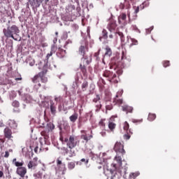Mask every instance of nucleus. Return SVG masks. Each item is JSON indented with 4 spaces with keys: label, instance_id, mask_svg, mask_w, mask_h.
<instances>
[{
    "label": "nucleus",
    "instance_id": "f257e3e1",
    "mask_svg": "<svg viewBox=\"0 0 179 179\" xmlns=\"http://www.w3.org/2000/svg\"><path fill=\"white\" fill-rule=\"evenodd\" d=\"M89 52V46L85 45H82L78 48V54L82 55V63L80 64V69L84 76H87V69L86 66L92 62V55L87 54Z\"/></svg>",
    "mask_w": 179,
    "mask_h": 179
},
{
    "label": "nucleus",
    "instance_id": "f03ea898",
    "mask_svg": "<svg viewBox=\"0 0 179 179\" xmlns=\"http://www.w3.org/2000/svg\"><path fill=\"white\" fill-rule=\"evenodd\" d=\"M59 141H62L63 145L66 143L67 148L70 149L69 157H73V156H75V152H72V149H73V148H76V146H78L80 142L79 139H78V137L74 135H71L69 138H64V133L60 131Z\"/></svg>",
    "mask_w": 179,
    "mask_h": 179
},
{
    "label": "nucleus",
    "instance_id": "7ed1b4c3",
    "mask_svg": "<svg viewBox=\"0 0 179 179\" xmlns=\"http://www.w3.org/2000/svg\"><path fill=\"white\" fill-rule=\"evenodd\" d=\"M3 33L5 37L7 38H13L15 41L19 40V33H20V29L16 25L8 26L7 29H3Z\"/></svg>",
    "mask_w": 179,
    "mask_h": 179
},
{
    "label": "nucleus",
    "instance_id": "20e7f679",
    "mask_svg": "<svg viewBox=\"0 0 179 179\" xmlns=\"http://www.w3.org/2000/svg\"><path fill=\"white\" fill-rule=\"evenodd\" d=\"M107 29L110 33H115L118 34L120 38V40L122 43H125V36L124 34L118 30V25L117 24V21L115 20L110 18L109 19Z\"/></svg>",
    "mask_w": 179,
    "mask_h": 179
},
{
    "label": "nucleus",
    "instance_id": "39448f33",
    "mask_svg": "<svg viewBox=\"0 0 179 179\" xmlns=\"http://www.w3.org/2000/svg\"><path fill=\"white\" fill-rule=\"evenodd\" d=\"M113 69L115 71V67H113ZM117 73H122V71L121 70L119 71L105 70L102 74V76H103V78H106V80L110 82V83H118L120 78L117 76Z\"/></svg>",
    "mask_w": 179,
    "mask_h": 179
},
{
    "label": "nucleus",
    "instance_id": "423d86ee",
    "mask_svg": "<svg viewBox=\"0 0 179 179\" xmlns=\"http://www.w3.org/2000/svg\"><path fill=\"white\" fill-rule=\"evenodd\" d=\"M113 150L115 152L121 153L122 155H125V150H124V145L121 142H116Z\"/></svg>",
    "mask_w": 179,
    "mask_h": 179
},
{
    "label": "nucleus",
    "instance_id": "0eeeda50",
    "mask_svg": "<svg viewBox=\"0 0 179 179\" xmlns=\"http://www.w3.org/2000/svg\"><path fill=\"white\" fill-rule=\"evenodd\" d=\"M80 133L82 134L80 136V138L83 139V141H85L86 143L89 142L90 139L93 138V131H91L90 134H87V131L85 130H81Z\"/></svg>",
    "mask_w": 179,
    "mask_h": 179
},
{
    "label": "nucleus",
    "instance_id": "6e6552de",
    "mask_svg": "<svg viewBox=\"0 0 179 179\" xmlns=\"http://www.w3.org/2000/svg\"><path fill=\"white\" fill-rule=\"evenodd\" d=\"M16 174L21 177L19 179H24L26 174H27V169L24 166L17 167L16 169Z\"/></svg>",
    "mask_w": 179,
    "mask_h": 179
},
{
    "label": "nucleus",
    "instance_id": "1a4fd4ad",
    "mask_svg": "<svg viewBox=\"0 0 179 179\" xmlns=\"http://www.w3.org/2000/svg\"><path fill=\"white\" fill-rule=\"evenodd\" d=\"M122 93L123 91L118 92L115 97L113 99V103L117 106H121V104L124 103V99H122V98H120L121 96H122Z\"/></svg>",
    "mask_w": 179,
    "mask_h": 179
},
{
    "label": "nucleus",
    "instance_id": "9d476101",
    "mask_svg": "<svg viewBox=\"0 0 179 179\" xmlns=\"http://www.w3.org/2000/svg\"><path fill=\"white\" fill-rule=\"evenodd\" d=\"M100 95L96 94L95 98L93 99L92 101L94 103V106L96 107V111H100L101 110V102L100 101Z\"/></svg>",
    "mask_w": 179,
    "mask_h": 179
},
{
    "label": "nucleus",
    "instance_id": "9b49d317",
    "mask_svg": "<svg viewBox=\"0 0 179 179\" xmlns=\"http://www.w3.org/2000/svg\"><path fill=\"white\" fill-rule=\"evenodd\" d=\"M117 22L119 24H121L124 27L127 24V14L122 13L117 17Z\"/></svg>",
    "mask_w": 179,
    "mask_h": 179
},
{
    "label": "nucleus",
    "instance_id": "f8f14e48",
    "mask_svg": "<svg viewBox=\"0 0 179 179\" xmlns=\"http://www.w3.org/2000/svg\"><path fill=\"white\" fill-rule=\"evenodd\" d=\"M43 3V0H29V3L32 7V9L40 8V5Z\"/></svg>",
    "mask_w": 179,
    "mask_h": 179
},
{
    "label": "nucleus",
    "instance_id": "ddd939ff",
    "mask_svg": "<svg viewBox=\"0 0 179 179\" xmlns=\"http://www.w3.org/2000/svg\"><path fill=\"white\" fill-rule=\"evenodd\" d=\"M4 134V138L6 139H8V141H10V139H13V136H12V129H10L9 127H6L3 130Z\"/></svg>",
    "mask_w": 179,
    "mask_h": 179
},
{
    "label": "nucleus",
    "instance_id": "4468645a",
    "mask_svg": "<svg viewBox=\"0 0 179 179\" xmlns=\"http://www.w3.org/2000/svg\"><path fill=\"white\" fill-rule=\"evenodd\" d=\"M38 160V158L35 157L32 159V161H30L27 164L28 169H36V167H37L38 164V163L37 162Z\"/></svg>",
    "mask_w": 179,
    "mask_h": 179
},
{
    "label": "nucleus",
    "instance_id": "2eb2a0df",
    "mask_svg": "<svg viewBox=\"0 0 179 179\" xmlns=\"http://www.w3.org/2000/svg\"><path fill=\"white\" fill-rule=\"evenodd\" d=\"M122 110L128 114V113H132L134 111V108L128 105H124L122 106Z\"/></svg>",
    "mask_w": 179,
    "mask_h": 179
},
{
    "label": "nucleus",
    "instance_id": "dca6fc26",
    "mask_svg": "<svg viewBox=\"0 0 179 179\" xmlns=\"http://www.w3.org/2000/svg\"><path fill=\"white\" fill-rule=\"evenodd\" d=\"M50 111L52 115H55L57 113V106H55V103H54V101H50Z\"/></svg>",
    "mask_w": 179,
    "mask_h": 179
},
{
    "label": "nucleus",
    "instance_id": "f3484780",
    "mask_svg": "<svg viewBox=\"0 0 179 179\" xmlns=\"http://www.w3.org/2000/svg\"><path fill=\"white\" fill-rule=\"evenodd\" d=\"M106 113L107 114V111H111L113 109V103L110 101H106Z\"/></svg>",
    "mask_w": 179,
    "mask_h": 179
},
{
    "label": "nucleus",
    "instance_id": "a211bd4d",
    "mask_svg": "<svg viewBox=\"0 0 179 179\" xmlns=\"http://www.w3.org/2000/svg\"><path fill=\"white\" fill-rule=\"evenodd\" d=\"M66 51L62 49H59L58 52H57V55L59 58H64L65 57Z\"/></svg>",
    "mask_w": 179,
    "mask_h": 179
},
{
    "label": "nucleus",
    "instance_id": "6ab92c4d",
    "mask_svg": "<svg viewBox=\"0 0 179 179\" xmlns=\"http://www.w3.org/2000/svg\"><path fill=\"white\" fill-rule=\"evenodd\" d=\"M102 38L104 40H107V38H108V32H107V30L106 29H103L102 36L99 37V40L101 41Z\"/></svg>",
    "mask_w": 179,
    "mask_h": 179
},
{
    "label": "nucleus",
    "instance_id": "aec40b11",
    "mask_svg": "<svg viewBox=\"0 0 179 179\" xmlns=\"http://www.w3.org/2000/svg\"><path fill=\"white\" fill-rule=\"evenodd\" d=\"M78 117H79V115L77 113H75L69 117V120L71 122H76V120H78Z\"/></svg>",
    "mask_w": 179,
    "mask_h": 179
},
{
    "label": "nucleus",
    "instance_id": "412c9836",
    "mask_svg": "<svg viewBox=\"0 0 179 179\" xmlns=\"http://www.w3.org/2000/svg\"><path fill=\"white\" fill-rule=\"evenodd\" d=\"M87 87H89V83L87 81H84L81 85L82 91L86 92V90H87Z\"/></svg>",
    "mask_w": 179,
    "mask_h": 179
},
{
    "label": "nucleus",
    "instance_id": "4be33fe9",
    "mask_svg": "<svg viewBox=\"0 0 179 179\" xmlns=\"http://www.w3.org/2000/svg\"><path fill=\"white\" fill-rule=\"evenodd\" d=\"M8 125L9 127H10V128H17V123H16V122L15 120H9L8 122Z\"/></svg>",
    "mask_w": 179,
    "mask_h": 179
},
{
    "label": "nucleus",
    "instance_id": "5701e85b",
    "mask_svg": "<svg viewBox=\"0 0 179 179\" xmlns=\"http://www.w3.org/2000/svg\"><path fill=\"white\" fill-rule=\"evenodd\" d=\"M105 50V55H107L108 57H111V55H113V50H111V48L110 47L106 46Z\"/></svg>",
    "mask_w": 179,
    "mask_h": 179
},
{
    "label": "nucleus",
    "instance_id": "b1692460",
    "mask_svg": "<svg viewBox=\"0 0 179 179\" xmlns=\"http://www.w3.org/2000/svg\"><path fill=\"white\" fill-rule=\"evenodd\" d=\"M115 160H116L119 166H122V158L121 157V156L118 155V153H117V155L115 157Z\"/></svg>",
    "mask_w": 179,
    "mask_h": 179
},
{
    "label": "nucleus",
    "instance_id": "393cba45",
    "mask_svg": "<svg viewBox=\"0 0 179 179\" xmlns=\"http://www.w3.org/2000/svg\"><path fill=\"white\" fill-rule=\"evenodd\" d=\"M132 131L131 130V129H129V130L127 131V134L124 135V139H126L127 141H128V139H130L131 135H132Z\"/></svg>",
    "mask_w": 179,
    "mask_h": 179
},
{
    "label": "nucleus",
    "instance_id": "a878e982",
    "mask_svg": "<svg viewBox=\"0 0 179 179\" xmlns=\"http://www.w3.org/2000/svg\"><path fill=\"white\" fill-rule=\"evenodd\" d=\"M13 163H14V164H15V166L16 167H23V164H24L23 163V162H17V161H16V159H14L13 160Z\"/></svg>",
    "mask_w": 179,
    "mask_h": 179
},
{
    "label": "nucleus",
    "instance_id": "bb28decb",
    "mask_svg": "<svg viewBox=\"0 0 179 179\" xmlns=\"http://www.w3.org/2000/svg\"><path fill=\"white\" fill-rule=\"evenodd\" d=\"M48 132H50V130H48V131H42L41 132V135L43 136L44 139L47 140L50 138V136H48Z\"/></svg>",
    "mask_w": 179,
    "mask_h": 179
},
{
    "label": "nucleus",
    "instance_id": "cd10ccee",
    "mask_svg": "<svg viewBox=\"0 0 179 179\" xmlns=\"http://www.w3.org/2000/svg\"><path fill=\"white\" fill-rule=\"evenodd\" d=\"M115 127H117V124L113 122H109L108 123V128L110 129V131H114L115 129Z\"/></svg>",
    "mask_w": 179,
    "mask_h": 179
},
{
    "label": "nucleus",
    "instance_id": "c85d7f7f",
    "mask_svg": "<svg viewBox=\"0 0 179 179\" xmlns=\"http://www.w3.org/2000/svg\"><path fill=\"white\" fill-rule=\"evenodd\" d=\"M34 177L35 179L42 178H43V173L41 171H38L36 173H34Z\"/></svg>",
    "mask_w": 179,
    "mask_h": 179
},
{
    "label": "nucleus",
    "instance_id": "c756f323",
    "mask_svg": "<svg viewBox=\"0 0 179 179\" xmlns=\"http://www.w3.org/2000/svg\"><path fill=\"white\" fill-rule=\"evenodd\" d=\"M148 120L149 121H155V120H156V114H155V113H150L148 115Z\"/></svg>",
    "mask_w": 179,
    "mask_h": 179
},
{
    "label": "nucleus",
    "instance_id": "7c9ffc66",
    "mask_svg": "<svg viewBox=\"0 0 179 179\" xmlns=\"http://www.w3.org/2000/svg\"><path fill=\"white\" fill-rule=\"evenodd\" d=\"M149 6V1H144L141 5H140L141 10L145 9V8H148Z\"/></svg>",
    "mask_w": 179,
    "mask_h": 179
},
{
    "label": "nucleus",
    "instance_id": "2f4dec72",
    "mask_svg": "<svg viewBox=\"0 0 179 179\" xmlns=\"http://www.w3.org/2000/svg\"><path fill=\"white\" fill-rule=\"evenodd\" d=\"M57 164L58 167H63V169H64L65 170H66V169L65 168V164H62V161H61L59 159H57Z\"/></svg>",
    "mask_w": 179,
    "mask_h": 179
},
{
    "label": "nucleus",
    "instance_id": "473e14b6",
    "mask_svg": "<svg viewBox=\"0 0 179 179\" xmlns=\"http://www.w3.org/2000/svg\"><path fill=\"white\" fill-rule=\"evenodd\" d=\"M46 74H47V70H43L41 72L38 73V74H37V75L38 76L40 79H41V78L45 77Z\"/></svg>",
    "mask_w": 179,
    "mask_h": 179
},
{
    "label": "nucleus",
    "instance_id": "72a5a7b5",
    "mask_svg": "<svg viewBox=\"0 0 179 179\" xmlns=\"http://www.w3.org/2000/svg\"><path fill=\"white\" fill-rule=\"evenodd\" d=\"M32 82L33 83H38V82H40V77L38 75H36L32 78Z\"/></svg>",
    "mask_w": 179,
    "mask_h": 179
},
{
    "label": "nucleus",
    "instance_id": "f704fd0d",
    "mask_svg": "<svg viewBox=\"0 0 179 179\" xmlns=\"http://www.w3.org/2000/svg\"><path fill=\"white\" fill-rule=\"evenodd\" d=\"M123 129L124 131H129V124L128 123V122H124L123 124Z\"/></svg>",
    "mask_w": 179,
    "mask_h": 179
},
{
    "label": "nucleus",
    "instance_id": "c9c22d12",
    "mask_svg": "<svg viewBox=\"0 0 179 179\" xmlns=\"http://www.w3.org/2000/svg\"><path fill=\"white\" fill-rule=\"evenodd\" d=\"M75 162H71L68 164V169L69 170H73V169H75Z\"/></svg>",
    "mask_w": 179,
    "mask_h": 179
},
{
    "label": "nucleus",
    "instance_id": "e433bc0d",
    "mask_svg": "<svg viewBox=\"0 0 179 179\" xmlns=\"http://www.w3.org/2000/svg\"><path fill=\"white\" fill-rule=\"evenodd\" d=\"M61 150L63 152V155L65 156L69 153V150L66 147H63L61 148Z\"/></svg>",
    "mask_w": 179,
    "mask_h": 179
},
{
    "label": "nucleus",
    "instance_id": "4c0bfd02",
    "mask_svg": "<svg viewBox=\"0 0 179 179\" xmlns=\"http://www.w3.org/2000/svg\"><path fill=\"white\" fill-rule=\"evenodd\" d=\"M50 57H52V50L50 52V53H48L46 55V59L45 60V62H46V64H48V59H50Z\"/></svg>",
    "mask_w": 179,
    "mask_h": 179
},
{
    "label": "nucleus",
    "instance_id": "58836bf2",
    "mask_svg": "<svg viewBox=\"0 0 179 179\" xmlns=\"http://www.w3.org/2000/svg\"><path fill=\"white\" fill-rule=\"evenodd\" d=\"M47 126L49 128L48 131H50H50H52L55 129V126L52 123H48Z\"/></svg>",
    "mask_w": 179,
    "mask_h": 179
},
{
    "label": "nucleus",
    "instance_id": "ea45409f",
    "mask_svg": "<svg viewBox=\"0 0 179 179\" xmlns=\"http://www.w3.org/2000/svg\"><path fill=\"white\" fill-rule=\"evenodd\" d=\"M129 1L132 3L134 2V0H124V2L126 3V8L129 9L130 8L131 4H129Z\"/></svg>",
    "mask_w": 179,
    "mask_h": 179
},
{
    "label": "nucleus",
    "instance_id": "a19ab883",
    "mask_svg": "<svg viewBox=\"0 0 179 179\" xmlns=\"http://www.w3.org/2000/svg\"><path fill=\"white\" fill-rule=\"evenodd\" d=\"M125 6L127 7V3H120V4L119 5V8L120 9H125Z\"/></svg>",
    "mask_w": 179,
    "mask_h": 179
},
{
    "label": "nucleus",
    "instance_id": "79ce46f5",
    "mask_svg": "<svg viewBox=\"0 0 179 179\" xmlns=\"http://www.w3.org/2000/svg\"><path fill=\"white\" fill-rule=\"evenodd\" d=\"M17 94L15 91H11V93L10 94V99H15V97H16Z\"/></svg>",
    "mask_w": 179,
    "mask_h": 179
},
{
    "label": "nucleus",
    "instance_id": "37998d69",
    "mask_svg": "<svg viewBox=\"0 0 179 179\" xmlns=\"http://www.w3.org/2000/svg\"><path fill=\"white\" fill-rule=\"evenodd\" d=\"M104 121H106V120L102 119L99 122L100 127H102L103 128H105V127H106V123H104Z\"/></svg>",
    "mask_w": 179,
    "mask_h": 179
},
{
    "label": "nucleus",
    "instance_id": "c03bdc74",
    "mask_svg": "<svg viewBox=\"0 0 179 179\" xmlns=\"http://www.w3.org/2000/svg\"><path fill=\"white\" fill-rule=\"evenodd\" d=\"M163 65L164 68H167V66H170V61H164L163 62Z\"/></svg>",
    "mask_w": 179,
    "mask_h": 179
},
{
    "label": "nucleus",
    "instance_id": "a18cd8bd",
    "mask_svg": "<svg viewBox=\"0 0 179 179\" xmlns=\"http://www.w3.org/2000/svg\"><path fill=\"white\" fill-rule=\"evenodd\" d=\"M12 106H13V107H19V106H20V103H19V101H14L13 102V103H12Z\"/></svg>",
    "mask_w": 179,
    "mask_h": 179
},
{
    "label": "nucleus",
    "instance_id": "49530a36",
    "mask_svg": "<svg viewBox=\"0 0 179 179\" xmlns=\"http://www.w3.org/2000/svg\"><path fill=\"white\" fill-rule=\"evenodd\" d=\"M41 80L42 83H47V82H48V78H47V77H42Z\"/></svg>",
    "mask_w": 179,
    "mask_h": 179
},
{
    "label": "nucleus",
    "instance_id": "de8ad7c7",
    "mask_svg": "<svg viewBox=\"0 0 179 179\" xmlns=\"http://www.w3.org/2000/svg\"><path fill=\"white\" fill-rule=\"evenodd\" d=\"M136 173H130V175H129V178L130 179H135V178H136Z\"/></svg>",
    "mask_w": 179,
    "mask_h": 179
},
{
    "label": "nucleus",
    "instance_id": "09e8293b",
    "mask_svg": "<svg viewBox=\"0 0 179 179\" xmlns=\"http://www.w3.org/2000/svg\"><path fill=\"white\" fill-rule=\"evenodd\" d=\"M80 162L85 163V164H87L89 163V159L83 158L80 159Z\"/></svg>",
    "mask_w": 179,
    "mask_h": 179
},
{
    "label": "nucleus",
    "instance_id": "8fccbe9b",
    "mask_svg": "<svg viewBox=\"0 0 179 179\" xmlns=\"http://www.w3.org/2000/svg\"><path fill=\"white\" fill-rule=\"evenodd\" d=\"M44 150H45V152H47V150H48V147L45 148L44 145H42L40 148V152H44Z\"/></svg>",
    "mask_w": 179,
    "mask_h": 179
},
{
    "label": "nucleus",
    "instance_id": "3c124183",
    "mask_svg": "<svg viewBox=\"0 0 179 179\" xmlns=\"http://www.w3.org/2000/svg\"><path fill=\"white\" fill-rule=\"evenodd\" d=\"M139 10H141V6L136 7L134 13H138Z\"/></svg>",
    "mask_w": 179,
    "mask_h": 179
},
{
    "label": "nucleus",
    "instance_id": "603ef678",
    "mask_svg": "<svg viewBox=\"0 0 179 179\" xmlns=\"http://www.w3.org/2000/svg\"><path fill=\"white\" fill-rule=\"evenodd\" d=\"M100 55V50H99L98 52H95L94 56L95 57V58H96V59L99 58V55Z\"/></svg>",
    "mask_w": 179,
    "mask_h": 179
},
{
    "label": "nucleus",
    "instance_id": "864d4df0",
    "mask_svg": "<svg viewBox=\"0 0 179 179\" xmlns=\"http://www.w3.org/2000/svg\"><path fill=\"white\" fill-rule=\"evenodd\" d=\"M3 157H6V158L9 157V151L5 152V155H4Z\"/></svg>",
    "mask_w": 179,
    "mask_h": 179
},
{
    "label": "nucleus",
    "instance_id": "5fc2aeb1",
    "mask_svg": "<svg viewBox=\"0 0 179 179\" xmlns=\"http://www.w3.org/2000/svg\"><path fill=\"white\" fill-rule=\"evenodd\" d=\"M76 8V7L73 5H71L69 6V9H71L73 10H75Z\"/></svg>",
    "mask_w": 179,
    "mask_h": 179
},
{
    "label": "nucleus",
    "instance_id": "6e6d98bb",
    "mask_svg": "<svg viewBox=\"0 0 179 179\" xmlns=\"http://www.w3.org/2000/svg\"><path fill=\"white\" fill-rule=\"evenodd\" d=\"M131 41L134 45H136L138 44V41L136 39H131Z\"/></svg>",
    "mask_w": 179,
    "mask_h": 179
},
{
    "label": "nucleus",
    "instance_id": "4d7b16f0",
    "mask_svg": "<svg viewBox=\"0 0 179 179\" xmlns=\"http://www.w3.org/2000/svg\"><path fill=\"white\" fill-rule=\"evenodd\" d=\"M34 150L35 153H38V146H36L34 148Z\"/></svg>",
    "mask_w": 179,
    "mask_h": 179
},
{
    "label": "nucleus",
    "instance_id": "13d9d810",
    "mask_svg": "<svg viewBox=\"0 0 179 179\" xmlns=\"http://www.w3.org/2000/svg\"><path fill=\"white\" fill-rule=\"evenodd\" d=\"M34 64H36V62H34V60H32L31 62H29V65L30 66H34Z\"/></svg>",
    "mask_w": 179,
    "mask_h": 179
},
{
    "label": "nucleus",
    "instance_id": "bf43d9fd",
    "mask_svg": "<svg viewBox=\"0 0 179 179\" xmlns=\"http://www.w3.org/2000/svg\"><path fill=\"white\" fill-rule=\"evenodd\" d=\"M66 22H72V17H67L66 18Z\"/></svg>",
    "mask_w": 179,
    "mask_h": 179
},
{
    "label": "nucleus",
    "instance_id": "052dcab7",
    "mask_svg": "<svg viewBox=\"0 0 179 179\" xmlns=\"http://www.w3.org/2000/svg\"><path fill=\"white\" fill-rule=\"evenodd\" d=\"M2 177H3V171H0V178H2Z\"/></svg>",
    "mask_w": 179,
    "mask_h": 179
},
{
    "label": "nucleus",
    "instance_id": "680f3d73",
    "mask_svg": "<svg viewBox=\"0 0 179 179\" xmlns=\"http://www.w3.org/2000/svg\"><path fill=\"white\" fill-rule=\"evenodd\" d=\"M3 143H0V149H1V150L3 149V148H4V146H5V145H3Z\"/></svg>",
    "mask_w": 179,
    "mask_h": 179
},
{
    "label": "nucleus",
    "instance_id": "e2e57ef3",
    "mask_svg": "<svg viewBox=\"0 0 179 179\" xmlns=\"http://www.w3.org/2000/svg\"><path fill=\"white\" fill-rule=\"evenodd\" d=\"M125 57V55H124V52H122V59H124Z\"/></svg>",
    "mask_w": 179,
    "mask_h": 179
},
{
    "label": "nucleus",
    "instance_id": "0e129e2a",
    "mask_svg": "<svg viewBox=\"0 0 179 179\" xmlns=\"http://www.w3.org/2000/svg\"><path fill=\"white\" fill-rule=\"evenodd\" d=\"M0 142H1V143H5V139L0 138Z\"/></svg>",
    "mask_w": 179,
    "mask_h": 179
},
{
    "label": "nucleus",
    "instance_id": "69168bd1",
    "mask_svg": "<svg viewBox=\"0 0 179 179\" xmlns=\"http://www.w3.org/2000/svg\"><path fill=\"white\" fill-rule=\"evenodd\" d=\"M15 80H22V77L15 78Z\"/></svg>",
    "mask_w": 179,
    "mask_h": 179
},
{
    "label": "nucleus",
    "instance_id": "338daca9",
    "mask_svg": "<svg viewBox=\"0 0 179 179\" xmlns=\"http://www.w3.org/2000/svg\"><path fill=\"white\" fill-rule=\"evenodd\" d=\"M5 124H3V122H0V127H4Z\"/></svg>",
    "mask_w": 179,
    "mask_h": 179
},
{
    "label": "nucleus",
    "instance_id": "774afa93",
    "mask_svg": "<svg viewBox=\"0 0 179 179\" xmlns=\"http://www.w3.org/2000/svg\"><path fill=\"white\" fill-rule=\"evenodd\" d=\"M113 37H114V36H113V34H110V35H109V38H113Z\"/></svg>",
    "mask_w": 179,
    "mask_h": 179
}]
</instances>
